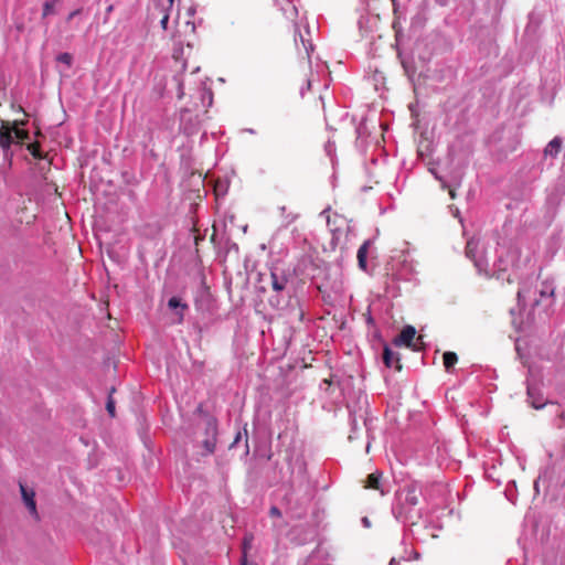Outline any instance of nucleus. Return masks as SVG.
I'll list each match as a JSON object with an SVG mask.
<instances>
[{"instance_id": "obj_30", "label": "nucleus", "mask_w": 565, "mask_h": 565, "mask_svg": "<svg viewBox=\"0 0 565 565\" xmlns=\"http://www.w3.org/2000/svg\"><path fill=\"white\" fill-rule=\"evenodd\" d=\"M242 438V434L238 431L234 441L231 444L230 448H233Z\"/></svg>"}, {"instance_id": "obj_32", "label": "nucleus", "mask_w": 565, "mask_h": 565, "mask_svg": "<svg viewBox=\"0 0 565 565\" xmlns=\"http://www.w3.org/2000/svg\"><path fill=\"white\" fill-rule=\"evenodd\" d=\"M366 322H367L369 324H373V323H374V320H373V318H372V316H371L370 313H369V315H367V317H366Z\"/></svg>"}, {"instance_id": "obj_21", "label": "nucleus", "mask_w": 565, "mask_h": 565, "mask_svg": "<svg viewBox=\"0 0 565 565\" xmlns=\"http://www.w3.org/2000/svg\"><path fill=\"white\" fill-rule=\"evenodd\" d=\"M430 171H431V173L434 174V177H435L438 181H440V183H441V188L449 186V182H448L446 179H444L441 175H439V174H438V172H436L435 170H430Z\"/></svg>"}, {"instance_id": "obj_2", "label": "nucleus", "mask_w": 565, "mask_h": 565, "mask_svg": "<svg viewBox=\"0 0 565 565\" xmlns=\"http://www.w3.org/2000/svg\"><path fill=\"white\" fill-rule=\"evenodd\" d=\"M269 280L275 292H282L288 289L290 277L281 268L274 266L270 269Z\"/></svg>"}, {"instance_id": "obj_3", "label": "nucleus", "mask_w": 565, "mask_h": 565, "mask_svg": "<svg viewBox=\"0 0 565 565\" xmlns=\"http://www.w3.org/2000/svg\"><path fill=\"white\" fill-rule=\"evenodd\" d=\"M217 441V424L214 418L207 419L205 424V438L202 440L205 455L214 452Z\"/></svg>"}, {"instance_id": "obj_13", "label": "nucleus", "mask_w": 565, "mask_h": 565, "mask_svg": "<svg viewBox=\"0 0 565 565\" xmlns=\"http://www.w3.org/2000/svg\"><path fill=\"white\" fill-rule=\"evenodd\" d=\"M405 499L404 502L408 504L409 507H415L419 502V493L416 484H409L405 487Z\"/></svg>"}, {"instance_id": "obj_25", "label": "nucleus", "mask_w": 565, "mask_h": 565, "mask_svg": "<svg viewBox=\"0 0 565 565\" xmlns=\"http://www.w3.org/2000/svg\"><path fill=\"white\" fill-rule=\"evenodd\" d=\"M168 22H169V14L168 13H164L161 21H160V25L163 30H167L168 28Z\"/></svg>"}, {"instance_id": "obj_33", "label": "nucleus", "mask_w": 565, "mask_h": 565, "mask_svg": "<svg viewBox=\"0 0 565 565\" xmlns=\"http://www.w3.org/2000/svg\"><path fill=\"white\" fill-rule=\"evenodd\" d=\"M362 398V393L359 394L358 397H355V404H360Z\"/></svg>"}, {"instance_id": "obj_22", "label": "nucleus", "mask_w": 565, "mask_h": 565, "mask_svg": "<svg viewBox=\"0 0 565 565\" xmlns=\"http://www.w3.org/2000/svg\"><path fill=\"white\" fill-rule=\"evenodd\" d=\"M516 299H518V307L521 309V308H524L525 306V302H524V298H523V292L521 289L518 290V294H516Z\"/></svg>"}, {"instance_id": "obj_15", "label": "nucleus", "mask_w": 565, "mask_h": 565, "mask_svg": "<svg viewBox=\"0 0 565 565\" xmlns=\"http://www.w3.org/2000/svg\"><path fill=\"white\" fill-rule=\"evenodd\" d=\"M11 128H12L14 141H17L18 143H23L25 140L29 139V132L26 130L20 129L15 125H13Z\"/></svg>"}, {"instance_id": "obj_4", "label": "nucleus", "mask_w": 565, "mask_h": 565, "mask_svg": "<svg viewBox=\"0 0 565 565\" xmlns=\"http://www.w3.org/2000/svg\"><path fill=\"white\" fill-rule=\"evenodd\" d=\"M364 489H372L380 491L381 495H384L388 492V488L385 481L382 479V472L380 470H375L372 473H369L365 479L361 480Z\"/></svg>"}, {"instance_id": "obj_1", "label": "nucleus", "mask_w": 565, "mask_h": 565, "mask_svg": "<svg viewBox=\"0 0 565 565\" xmlns=\"http://www.w3.org/2000/svg\"><path fill=\"white\" fill-rule=\"evenodd\" d=\"M373 239L369 238L359 247L356 253L358 266L364 273L372 275L373 270L377 266L375 259L376 256L371 252Z\"/></svg>"}, {"instance_id": "obj_14", "label": "nucleus", "mask_w": 565, "mask_h": 565, "mask_svg": "<svg viewBox=\"0 0 565 565\" xmlns=\"http://www.w3.org/2000/svg\"><path fill=\"white\" fill-rule=\"evenodd\" d=\"M458 361V355L452 351H446L443 355L444 366L449 372Z\"/></svg>"}, {"instance_id": "obj_10", "label": "nucleus", "mask_w": 565, "mask_h": 565, "mask_svg": "<svg viewBox=\"0 0 565 565\" xmlns=\"http://www.w3.org/2000/svg\"><path fill=\"white\" fill-rule=\"evenodd\" d=\"M14 142V137L12 132V128L9 122L2 121L0 126V147L4 150L9 149L10 146Z\"/></svg>"}, {"instance_id": "obj_31", "label": "nucleus", "mask_w": 565, "mask_h": 565, "mask_svg": "<svg viewBox=\"0 0 565 565\" xmlns=\"http://www.w3.org/2000/svg\"><path fill=\"white\" fill-rule=\"evenodd\" d=\"M78 13H79V10H75V11L71 12V13L68 14V17H67V20H68V21H70V20H72V19H73L75 15H77Z\"/></svg>"}, {"instance_id": "obj_29", "label": "nucleus", "mask_w": 565, "mask_h": 565, "mask_svg": "<svg viewBox=\"0 0 565 565\" xmlns=\"http://www.w3.org/2000/svg\"><path fill=\"white\" fill-rule=\"evenodd\" d=\"M403 66H404L405 72H406L408 75H411V74H412V73H414V71H415V70H414V67L408 66V64H407L406 62H403Z\"/></svg>"}, {"instance_id": "obj_19", "label": "nucleus", "mask_w": 565, "mask_h": 565, "mask_svg": "<svg viewBox=\"0 0 565 565\" xmlns=\"http://www.w3.org/2000/svg\"><path fill=\"white\" fill-rule=\"evenodd\" d=\"M56 60L63 64H65L67 67L72 66L73 56L70 53H61L57 55Z\"/></svg>"}, {"instance_id": "obj_16", "label": "nucleus", "mask_w": 565, "mask_h": 565, "mask_svg": "<svg viewBox=\"0 0 565 565\" xmlns=\"http://www.w3.org/2000/svg\"><path fill=\"white\" fill-rule=\"evenodd\" d=\"M114 392H115V388L111 387V390L109 392V396H108L107 403H106V409H107L108 414L110 415V417H115L116 416L115 401H114V398L111 396Z\"/></svg>"}, {"instance_id": "obj_36", "label": "nucleus", "mask_w": 565, "mask_h": 565, "mask_svg": "<svg viewBox=\"0 0 565 565\" xmlns=\"http://www.w3.org/2000/svg\"><path fill=\"white\" fill-rule=\"evenodd\" d=\"M298 317H299V319L302 318V312L301 311H299Z\"/></svg>"}, {"instance_id": "obj_11", "label": "nucleus", "mask_w": 565, "mask_h": 565, "mask_svg": "<svg viewBox=\"0 0 565 565\" xmlns=\"http://www.w3.org/2000/svg\"><path fill=\"white\" fill-rule=\"evenodd\" d=\"M553 297H554V287L551 284L544 282L543 288L540 290V298L534 299V301L532 303V308L534 309V308L539 307L543 300L548 301V303L546 305V308L550 307L553 302Z\"/></svg>"}, {"instance_id": "obj_8", "label": "nucleus", "mask_w": 565, "mask_h": 565, "mask_svg": "<svg viewBox=\"0 0 565 565\" xmlns=\"http://www.w3.org/2000/svg\"><path fill=\"white\" fill-rule=\"evenodd\" d=\"M478 242L475 238H470L465 248L466 256L471 259L478 270L481 273L484 267V262L477 257Z\"/></svg>"}, {"instance_id": "obj_24", "label": "nucleus", "mask_w": 565, "mask_h": 565, "mask_svg": "<svg viewBox=\"0 0 565 565\" xmlns=\"http://www.w3.org/2000/svg\"><path fill=\"white\" fill-rule=\"evenodd\" d=\"M269 515L273 516V518H280L281 516V512H280V510L277 507H271L270 510H269Z\"/></svg>"}, {"instance_id": "obj_27", "label": "nucleus", "mask_w": 565, "mask_h": 565, "mask_svg": "<svg viewBox=\"0 0 565 565\" xmlns=\"http://www.w3.org/2000/svg\"><path fill=\"white\" fill-rule=\"evenodd\" d=\"M494 276H495L497 279L504 280L505 279V269L497 270Z\"/></svg>"}, {"instance_id": "obj_12", "label": "nucleus", "mask_w": 565, "mask_h": 565, "mask_svg": "<svg viewBox=\"0 0 565 565\" xmlns=\"http://www.w3.org/2000/svg\"><path fill=\"white\" fill-rule=\"evenodd\" d=\"M563 147V139L558 136L554 137L544 148V157L557 158Z\"/></svg>"}, {"instance_id": "obj_37", "label": "nucleus", "mask_w": 565, "mask_h": 565, "mask_svg": "<svg viewBox=\"0 0 565 565\" xmlns=\"http://www.w3.org/2000/svg\"><path fill=\"white\" fill-rule=\"evenodd\" d=\"M243 565H246V563H243Z\"/></svg>"}, {"instance_id": "obj_5", "label": "nucleus", "mask_w": 565, "mask_h": 565, "mask_svg": "<svg viewBox=\"0 0 565 565\" xmlns=\"http://www.w3.org/2000/svg\"><path fill=\"white\" fill-rule=\"evenodd\" d=\"M19 487H20V492H21V495H22V500H23L25 507L28 508L30 514L35 520H39L40 516H39V513H38V510H36L35 492H34V490L33 489H29L28 487H25L21 482H20Z\"/></svg>"}, {"instance_id": "obj_7", "label": "nucleus", "mask_w": 565, "mask_h": 565, "mask_svg": "<svg viewBox=\"0 0 565 565\" xmlns=\"http://www.w3.org/2000/svg\"><path fill=\"white\" fill-rule=\"evenodd\" d=\"M382 361L388 369L394 367L396 371L402 370L399 353L393 351L387 343H383Z\"/></svg>"}, {"instance_id": "obj_17", "label": "nucleus", "mask_w": 565, "mask_h": 565, "mask_svg": "<svg viewBox=\"0 0 565 565\" xmlns=\"http://www.w3.org/2000/svg\"><path fill=\"white\" fill-rule=\"evenodd\" d=\"M28 150L35 159H42V152L40 150V143L39 142H32L28 145Z\"/></svg>"}, {"instance_id": "obj_34", "label": "nucleus", "mask_w": 565, "mask_h": 565, "mask_svg": "<svg viewBox=\"0 0 565 565\" xmlns=\"http://www.w3.org/2000/svg\"><path fill=\"white\" fill-rule=\"evenodd\" d=\"M388 565H397L396 559H395V558H392V559L390 561V564H388Z\"/></svg>"}, {"instance_id": "obj_9", "label": "nucleus", "mask_w": 565, "mask_h": 565, "mask_svg": "<svg viewBox=\"0 0 565 565\" xmlns=\"http://www.w3.org/2000/svg\"><path fill=\"white\" fill-rule=\"evenodd\" d=\"M526 394L527 401L533 408L541 409L546 405V402H544L542 393L536 387L527 384Z\"/></svg>"}, {"instance_id": "obj_6", "label": "nucleus", "mask_w": 565, "mask_h": 565, "mask_svg": "<svg viewBox=\"0 0 565 565\" xmlns=\"http://www.w3.org/2000/svg\"><path fill=\"white\" fill-rule=\"evenodd\" d=\"M416 335L415 327L411 324H406L403 327L401 332L393 339V344L395 347H413V340Z\"/></svg>"}, {"instance_id": "obj_23", "label": "nucleus", "mask_w": 565, "mask_h": 565, "mask_svg": "<svg viewBox=\"0 0 565 565\" xmlns=\"http://www.w3.org/2000/svg\"><path fill=\"white\" fill-rule=\"evenodd\" d=\"M459 185V182H456V184L449 183V186H446L445 189L449 190V195L454 200L456 199V186Z\"/></svg>"}, {"instance_id": "obj_28", "label": "nucleus", "mask_w": 565, "mask_h": 565, "mask_svg": "<svg viewBox=\"0 0 565 565\" xmlns=\"http://www.w3.org/2000/svg\"><path fill=\"white\" fill-rule=\"evenodd\" d=\"M361 523H362V525H363L365 529H370V527H371V525H372V523H371V521H370V519H369L367 516H363V518L361 519Z\"/></svg>"}, {"instance_id": "obj_26", "label": "nucleus", "mask_w": 565, "mask_h": 565, "mask_svg": "<svg viewBox=\"0 0 565 565\" xmlns=\"http://www.w3.org/2000/svg\"><path fill=\"white\" fill-rule=\"evenodd\" d=\"M363 125H364L363 121H361L360 126L358 128H355V134H358V136L355 138V147L358 146V143H356L358 139L361 138L363 135V131H362Z\"/></svg>"}, {"instance_id": "obj_35", "label": "nucleus", "mask_w": 565, "mask_h": 565, "mask_svg": "<svg viewBox=\"0 0 565 565\" xmlns=\"http://www.w3.org/2000/svg\"><path fill=\"white\" fill-rule=\"evenodd\" d=\"M168 1H169V6L172 7L174 0H168Z\"/></svg>"}, {"instance_id": "obj_18", "label": "nucleus", "mask_w": 565, "mask_h": 565, "mask_svg": "<svg viewBox=\"0 0 565 565\" xmlns=\"http://www.w3.org/2000/svg\"><path fill=\"white\" fill-rule=\"evenodd\" d=\"M55 3H56V1L54 0V1H46L43 4L42 18H46L49 14L54 13Z\"/></svg>"}, {"instance_id": "obj_20", "label": "nucleus", "mask_w": 565, "mask_h": 565, "mask_svg": "<svg viewBox=\"0 0 565 565\" xmlns=\"http://www.w3.org/2000/svg\"><path fill=\"white\" fill-rule=\"evenodd\" d=\"M168 306L169 308L171 309H175V308H182V309H188V305L186 303H181L180 299L177 298V297H172L169 299L168 301Z\"/></svg>"}]
</instances>
